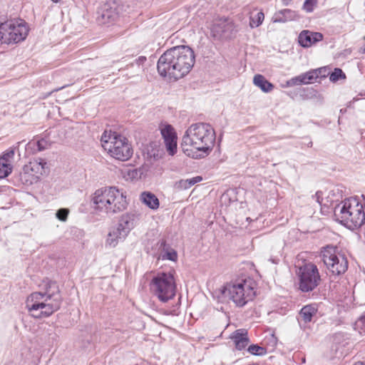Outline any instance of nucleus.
<instances>
[{
  "mask_svg": "<svg viewBox=\"0 0 365 365\" xmlns=\"http://www.w3.org/2000/svg\"><path fill=\"white\" fill-rule=\"evenodd\" d=\"M195 61L194 51L189 46H175L167 50L159 58L158 72L164 78L176 81L191 71Z\"/></svg>",
  "mask_w": 365,
  "mask_h": 365,
  "instance_id": "f257e3e1",
  "label": "nucleus"
},
{
  "mask_svg": "<svg viewBox=\"0 0 365 365\" xmlns=\"http://www.w3.org/2000/svg\"><path fill=\"white\" fill-rule=\"evenodd\" d=\"M215 132L211 125L205 123L192 124L182 136L183 153L194 159L207 156L214 147Z\"/></svg>",
  "mask_w": 365,
  "mask_h": 365,
  "instance_id": "f03ea898",
  "label": "nucleus"
},
{
  "mask_svg": "<svg viewBox=\"0 0 365 365\" xmlns=\"http://www.w3.org/2000/svg\"><path fill=\"white\" fill-rule=\"evenodd\" d=\"M62 298L56 282L51 280L43 282L40 292L31 293L27 298L26 307L31 315L35 318L51 316L61 307Z\"/></svg>",
  "mask_w": 365,
  "mask_h": 365,
  "instance_id": "7ed1b4c3",
  "label": "nucleus"
},
{
  "mask_svg": "<svg viewBox=\"0 0 365 365\" xmlns=\"http://www.w3.org/2000/svg\"><path fill=\"white\" fill-rule=\"evenodd\" d=\"M255 282L250 278L241 279L226 284L220 289L225 298L232 300L237 307H244L255 295Z\"/></svg>",
  "mask_w": 365,
  "mask_h": 365,
  "instance_id": "20e7f679",
  "label": "nucleus"
},
{
  "mask_svg": "<svg viewBox=\"0 0 365 365\" xmlns=\"http://www.w3.org/2000/svg\"><path fill=\"white\" fill-rule=\"evenodd\" d=\"M334 215L341 224L349 228L359 227L365 221L363 205L356 198L346 199L336 206Z\"/></svg>",
  "mask_w": 365,
  "mask_h": 365,
  "instance_id": "39448f33",
  "label": "nucleus"
},
{
  "mask_svg": "<svg viewBox=\"0 0 365 365\" xmlns=\"http://www.w3.org/2000/svg\"><path fill=\"white\" fill-rule=\"evenodd\" d=\"M101 140L103 149L117 160H127L133 154L128 139L115 132L105 131Z\"/></svg>",
  "mask_w": 365,
  "mask_h": 365,
  "instance_id": "423d86ee",
  "label": "nucleus"
},
{
  "mask_svg": "<svg viewBox=\"0 0 365 365\" xmlns=\"http://www.w3.org/2000/svg\"><path fill=\"white\" fill-rule=\"evenodd\" d=\"M150 289L163 302L173 299L175 294L176 285L173 274L160 272L150 282Z\"/></svg>",
  "mask_w": 365,
  "mask_h": 365,
  "instance_id": "0eeeda50",
  "label": "nucleus"
},
{
  "mask_svg": "<svg viewBox=\"0 0 365 365\" xmlns=\"http://www.w3.org/2000/svg\"><path fill=\"white\" fill-rule=\"evenodd\" d=\"M321 256L327 268L333 274L339 275L347 270V259L344 255L338 251L337 247L331 245L323 247Z\"/></svg>",
  "mask_w": 365,
  "mask_h": 365,
  "instance_id": "6e6552de",
  "label": "nucleus"
},
{
  "mask_svg": "<svg viewBox=\"0 0 365 365\" xmlns=\"http://www.w3.org/2000/svg\"><path fill=\"white\" fill-rule=\"evenodd\" d=\"M28 28L24 22L10 21L0 25V41L5 43H18L28 35Z\"/></svg>",
  "mask_w": 365,
  "mask_h": 365,
  "instance_id": "1a4fd4ad",
  "label": "nucleus"
},
{
  "mask_svg": "<svg viewBox=\"0 0 365 365\" xmlns=\"http://www.w3.org/2000/svg\"><path fill=\"white\" fill-rule=\"evenodd\" d=\"M299 289L302 292H310L314 289L321 282V277L316 264L312 262L305 263L299 268Z\"/></svg>",
  "mask_w": 365,
  "mask_h": 365,
  "instance_id": "9d476101",
  "label": "nucleus"
},
{
  "mask_svg": "<svg viewBox=\"0 0 365 365\" xmlns=\"http://www.w3.org/2000/svg\"><path fill=\"white\" fill-rule=\"evenodd\" d=\"M108 215L123 211L128 206L125 192L115 186L109 187Z\"/></svg>",
  "mask_w": 365,
  "mask_h": 365,
  "instance_id": "9b49d317",
  "label": "nucleus"
},
{
  "mask_svg": "<svg viewBox=\"0 0 365 365\" xmlns=\"http://www.w3.org/2000/svg\"><path fill=\"white\" fill-rule=\"evenodd\" d=\"M45 162L34 160L25 165L21 173V179L25 182L32 183L34 180L38 178L44 173Z\"/></svg>",
  "mask_w": 365,
  "mask_h": 365,
  "instance_id": "f8f14e48",
  "label": "nucleus"
},
{
  "mask_svg": "<svg viewBox=\"0 0 365 365\" xmlns=\"http://www.w3.org/2000/svg\"><path fill=\"white\" fill-rule=\"evenodd\" d=\"M109 187L99 188L95 191L92 197L94 210L102 214L108 215Z\"/></svg>",
  "mask_w": 365,
  "mask_h": 365,
  "instance_id": "ddd939ff",
  "label": "nucleus"
},
{
  "mask_svg": "<svg viewBox=\"0 0 365 365\" xmlns=\"http://www.w3.org/2000/svg\"><path fill=\"white\" fill-rule=\"evenodd\" d=\"M160 128L167 152L174 155L178 150L177 135L174 128L170 125H162Z\"/></svg>",
  "mask_w": 365,
  "mask_h": 365,
  "instance_id": "4468645a",
  "label": "nucleus"
},
{
  "mask_svg": "<svg viewBox=\"0 0 365 365\" xmlns=\"http://www.w3.org/2000/svg\"><path fill=\"white\" fill-rule=\"evenodd\" d=\"M233 29L234 24L232 21L221 18L213 21L210 26V31L213 38L219 39L226 33L231 32Z\"/></svg>",
  "mask_w": 365,
  "mask_h": 365,
  "instance_id": "2eb2a0df",
  "label": "nucleus"
},
{
  "mask_svg": "<svg viewBox=\"0 0 365 365\" xmlns=\"http://www.w3.org/2000/svg\"><path fill=\"white\" fill-rule=\"evenodd\" d=\"M322 38L323 35L319 32H312L309 30H304L299 34L298 41L302 46L306 48L322 41Z\"/></svg>",
  "mask_w": 365,
  "mask_h": 365,
  "instance_id": "dca6fc26",
  "label": "nucleus"
},
{
  "mask_svg": "<svg viewBox=\"0 0 365 365\" xmlns=\"http://www.w3.org/2000/svg\"><path fill=\"white\" fill-rule=\"evenodd\" d=\"M127 236L128 235L123 230L116 226L112 228L108 232L106 240V247L114 248L118 243L123 242Z\"/></svg>",
  "mask_w": 365,
  "mask_h": 365,
  "instance_id": "f3484780",
  "label": "nucleus"
},
{
  "mask_svg": "<svg viewBox=\"0 0 365 365\" xmlns=\"http://www.w3.org/2000/svg\"><path fill=\"white\" fill-rule=\"evenodd\" d=\"M235 342L236 349L242 350L249 344V338L247 336V331L244 329L236 330L232 333L230 337Z\"/></svg>",
  "mask_w": 365,
  "mask_h": 365,
  "instance_id": "a211bd4d",
  "label": "nucleus"
},
{
  "mask_svg": "<svg viewBox=\"0 0 365 365\" xmlns=\"http://www.w3.org/2000/svg\"><path fill=\"white\" fill-rule=\"evenodd\" d=\"M135 215L133 213L123 214L118 222V227L123 230L127 235L135 227Z\"/></svg>",
  "mask_w": 365,
  "mask_h": 365,
  "instance_id": "6ab92c4d",
  "label": "nucleus"
},
{
  "mask_svg": "<svg viewBox=\"0 0 365 365\" xmlns=\"http://www.w3.org/2000/svg\"><path fill=\"white\" fill-rule=\"evenodd\" d=\"M140 201L151 210H157L160 206V202L156 195L150 192H143L140 195Z\"/></svg>",
  "mask_w": 365,
  "mask_h": 365,
  "instance_id": "aec40b11",
  "label": "nucleus"
},
{
  "mask_svg": "<svg viewBox=\"0 0 365 365\" xmlns=\"http://www.w3.org/2000/svg\"><path fill=\"white\" fill-rule=\"evenodd\" d=\"M115 18V13L112 9L102 8L97 13L96 21L99 24H108L112 23Z\"/></svg>",
  "mask_w": 365,
  "mask_h": 365,
  "instance_id": "412c9836",
  "label": "nucleus"
},
{
  "mask_svg": "<svg viewBox=\"0 0 365 365\" xmlns=\"http://www.w3.org/2000/svg\"><path fill=\"white\" fill-rule=\"evenodd\" d=\"M253 83L264 93H269L274 88L273 84L269 83L262 75L260 74H257L254 76Z\"/></svg>",
  "mask_w": 365,
  "mask_h": 365,
  "instance_id": "4be33fe9",
  "label": "nucleus"
},
{
  "mask_svg": "<svg viewBox=\"0 0 365 365\" xmlns=\"http://www.w3.org/2000/svg\"><path fill=\"white\" fill-rule=\"evenodd\" d=\"M317 308L315 304H309L304 306L300 311L299 315L302 320L305 323L310 322L313 316L317 314Z\"/></svg>",
  "mask_w": 365,
  "mask_h": 365,
  "instance_id": "5701e85b",
  "label": "nucleus"
},
{
  "mask_svg": "<svg viewBox=\"0 0 365 365\" xmlns=\"http://www.w3.org/2000/svg\"><path fill=\"white\" fill-rule=\"evenodd\" d=\"M319 70H312L302 73L303 83L308 84L314 83L319 78Z\"/></svg>",
  "mask_w": 365,
  "mask_h": 365,
  "instance_id": "b1692460",
  "label": "nucleus"
},
{
  "mask_svg": "<svg viewBox=\"0 0 365 365\" xmlns=\"http://www.w3.org/2000/svg\"><path fill=\"white\" fill-rule=\"evenodd\" d=\"M264 19V15L262 11H258L256 14H254L253 13H252L250 18V27H252V28L258 27L259 25L262 24Z\"/></svg>",
  "mask_w": 365,
  "mask_h": 365,
  "instance_id": "393cba45",
  "label": "nucleus"
},
{
  "mask_svg": "<svg viewBox=\"0 0 365 365\" xmlns=\"http://www.w3.org/2000/svg\"><path fill=\"white\" fill-rule=\"evenodd\" d=\"M280 14H282L283 16L280 17L279 19H277L275 21H279V22H285L287 21H291L295 19L296 14L294 11L290 10V9H284L279 12Z\"/></svg>",
  "mask_w": 365,
  "mask_h": 365,
  "instance_id": "a878e982",
  "label": "nucleus"
},
{
  "mask_svg": "<svg viewBox=\"0 0 365 365\" xmlns=\"http://www.w3.org/2000/svg\"><path fill=\"white\" fill-rule=\"evenodd\" d=\"M12 170V165L10 164H5L4 159H0V178L7 177Z\"/></svg>",
  "mask_w": 365,
  "mask_h": 365,
  "instance_id": "bb28decb",
  "label": "nucleus"
},
{
  "mask_svg": "<svg viewBox=\"0 0 365 365\" xmlns=\"http://www.w3.org/2000/svg\"><path fill=\"white\" fill-rule=\"evenodd\" d=\"M163 151L159 148H154L151 146V149L148 150V156L150 159H153L154 160H158L163 157Z\"/></svg>",
  "mask_w": 365,
  "mask_h": 365,
  "instance_id": "cd10ccee",
  "label": "nucleus"
},
{
  "mask_svg": "<svg viewBox=\"0 0 365 365\" xmlns=\"http://www.w3.org/2000/svg\"><path fill=\"white\" fill-rule=\"evenodd\" d=\"M346 76L340 68H335L329 76V80L332 82H336L339 79H344Z\"/></svg>",
  "mask_w": 365,
  "mask_h": 365,
  "instance_id": "c85d7f7f",
  "label": "nucleus"
},
{
  "mask_svg": "<svg viewBox=\"0 0 365 365\" xmlns=\"http://www.w3.org/2000/svg\"><path fill=\"white\" fill-rule=\"evenodd\" d=\"M248 351L254 355L262 356L266 353L264 348L257 344L250 345L248 347Z\"/></svg>",
  "mask_w": 365,
  "mask_h": 365,
  "instance_id": "c756f323",
  "label": "nucleus"
},
{
  "mask_svg": "<svg viewBox=\"0 0 365 365\" xmlns=\"http://www.w3.org/2000/svg\"><path fill=\"white\" fill-rule=\"evenodd\" d=\"M14 150H6L3 154V155L0 157V159H4L5 164L11 165V163L14 160Z\"/></svg>",
  "mask_w": 365,
  "mask_h": 365,
  "instance_id": "7c9ffc66",
  "label": "nucleus"
},
{
  "mask_svg": "<svg viewBox=\"0 0 365 365\" xmlns=\"http://www.w3.org/2000/svg\"><path fill=\"white\" fill-rule=\"evenodd\" d=\"M69 214L68 209L66 208H61L59 209L56 213V217L62 222H66L68 218V215Z\"/></svg>",
  "mask_w": 365,
  "mask_h": 365,
  "instance_id": "2f4dec72",
  "label": "nucleus"
},
{
  "mask_svg": "<svg viewBox=\"0 0 365 365\" xmlns=\"http://www.w3.org/2000/svg\"><path fill=\"white\" fill-rule=\"evenodd\" d=\"M356 329L360 334H365V316L360 317L355 323Z\"/></svg>",
  "mask_w": 365,
  "mask_h": 365,
  "instance_id": "473e14b6",
  "label": "nucleus"
},
{
  "mask_svg": "<svg viewBox=\"0 0 365 365\" xmlns=\"http://www.w3.org/2000/svg\"><path fill=\"white\" fill-rule=\"evenodd\" d=\"M317 0H305L303 9L307 12H312L314 10V6L317 5Z\"/></svg>",
  "mask_w": 365,
  "mask_h": 365,
  "instance_id": "72a5a7b5",
  "label": "nucleus"
},
{
  "mask_svg": "<svg viewBox=\"0 0 365 365\" xmlns=\"http://www.w3.org/2000/svg\"><path fill=\"white\" fill-rule=\"evenodd\" d=\"M175 188L178 190L189 189L188 182L187 179H182L175 184Z\"/></svg>",
  "mask_w": 365,
  "mask_h": 365,
  "instance_id": "f704fd0d",
  "label": "nucleus"
},
{
  "mask_svg": "<svg viewBox=\"0 0 365 365\" xmlns=\"http://www.w3.org/2000/svg\"><path fill=\"white\" fill-rule=\"evenodd\" d=\"M287 84L290 86L304 84L302 74L289 80Z\"/></svg>",
  "mask_w": 365,
  "mask_h": 365,
  "instance_id": "c9c22d12",
  "label": "nucleus"
},
{
  "mask_svg": "<svg viewBox=\"0 0 365 365\" xmlns=\"http://www.w3.org/2000/svg\"><path fill=\"white\" fill-rule=\"evenodd\" d=\"M177 253L174 250L168 251L163 256V259H167L172 261H175L177 259Z\"/></svg>",
  "mask_w": 365,
  "mask_h": 365,
  "instance_id": "e433bc0d",
  "label": "nucleus"
},
{
  "mask_svg": "<svg viewBox=\"0 0 365 365\" xmlns=\"http://www.w3.org/2000/svg\"><path fill=\"white\" fill-rule=\"evenodd\" d=\"M188 182L189 187H192L195 184L200 182L202 180V178L201 176H196L190 179H187Z\"/></svg>",
  "mask_w": 365,
  "mask_h": 365,
  "instance_id": "4c0bfd02",
  "label": "nucleus"
},
{
  "mask_svg": "<svg viewBox=\"0 0 365 365\" xmlns=\"http://www.w3.org/2000/svg\"><path fill=\"white\" fill-rule=\"evenodd\" d=\"M320 194H321V192H317L316 194L313 196L316 199V201L319 203L321 202H320V197H321Z\"/></svg>",
  "mask_w": 365,
  "mask_h": 365,
  "instance_id": "58836bf2",
  "label": "nucleus"
},
{
  "mask_svg": "<svg viewBox=\"0 0 365 365\" xmlns=\"http://www.w3.org/2000/svg\"><path fill=\"white\" fill-rule=\"evenodd\" d=\"M282 1L283 4L288 5L292 0H282Z\"/></svg>",
  "mask_w": 365,
  "mask_h": 365,
  "instance_id": "ea45409f",
  "label": "nucleus"
},
{
  "mask_svg": "<svg viewBox=\"0 0 365 365\" xmlns=\"http://www.w3.org/2000/svg\"><path fill=\"white\" fill-rule=\"evenodd\" d=\"M354 365H365V361L357 362V363L354 364Z\"/></svg>",
  "mask_w": 365,
  "mask_h": 365,
  "instance_id": "a19ab883",
  "label": "nucleus"
},
{
  "mask_svg": "<svg viewBox=\"0 0 365 365\" xmlns=\"http://www.w3.org/2000/svg\"><path fill=\"white\" fill-rule=\"evenodd\" d=\"M38 143L39 149L41 150V143H42V142L39 141Z\"/></svg>",
  "mask_w": 365,
  "mask_h": 365,
  "instance_id": "79ce46f5",
  "label": "nucleus"
},
{
  "mask_svg": "<svg viewBox=\"0 0 365 365\" xmlns=\"http://www.w3.org/2000/svg\"><path fill=\"white\" fill-rule=\"evenodd\" d=\"M361 52L365 53V46L361 48Z\"/></svg>",
  "mask_w": 365,
  "mask_h": 365,
  "instance_id": "37998d69",
  "label": "nucleus"
},
{
  "mask_svg": "<svg viewBox=\"0 0 365 365\" xmlns=\"http://www.w3.org/2000/svg\"><path fill=\"white\" fill-rule=\"evenodd\" d=\"M54 3H58L61 0H51Z\"/></svg>",
  "mask_w": 365,
  "mask_h": 365,
  "instance_id": "c03bdc74",
  "label": "nucleus"
}]
</instances>
